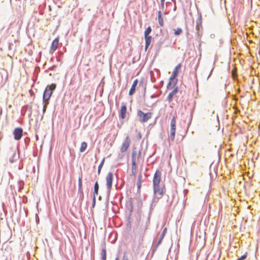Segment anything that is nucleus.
Masks as SVG:
<instances>
[{
    "mask_svg": "<svg viewBox=\"0 0 260 260\" xmlns=\"http://www.w3.org/2000/svg\"><path fill=\"white\" fill-rule=\"evenodd\" d=\"M123 260H128V258L126 257L125 255L123 256Z\"/></svg>",
    "mask_w": 260,
    "mask_h": 260,
    "instance_id": "ea45409f",
    "label": "nucleus"
},
{
    "mask_svg": "<svg viewBox=\"0 0 260 260\" xmlns=\"http://www.w3.org/2000/svg\"><path fill=\"white\" fill-rule=\"evenodd\" d=\"M162 197V195L154 194V196H153V198L152 202L151 203V208L154 207L156 206V203L158 202L159 199L161 198Z\"/></svg>",
    "mask_w": 260,
    "mask_h": 260,
    "instance_id": "f8f14e48",
    "label": "nucleus"
},
{
    "mask_svg": "<svg viewBox=\"0 0 260 260\" xmlns=\"http://www.w3.org/2000/svg\"><path fill=\"white\" fill-rule=\"evenodd\" d=\"M212 70H213V69H212V70H211V71L210 72V74H209V75L208 78L211 76V74H212Z\"/></svg>",
    "mask_w": 260,
    "mask_h": 260,
    "instance_id": "a19ab883",
    "label": "nucleus"
},
{
    "mask_svg": "<svg viewBox=\"0 0 260 260\" xmlns=\"http://www.w3.org/2000/svg\"><path fill=\"white\" fill-rule=\"evenodd\" d=\"M165 5V2H160V6L162 9L164 8Z\"/></svg>",
    "mask_w": 260,
    "mask_h": 260,
    "instance_id": "f704fd0d",
    "label": "nucleus"
},
{
    "mask_svg": "<svg viewBox=\"0 0 260 260\" xmlns=\"http://www.w3.org/2000/svg\"><path fill=\"white\" fill-rule=\"evenodd\" d=\"M151 32V28L150 26L147 27V28L145 30L144 32L145 36H150L149 35Z\"/></svg>",
    "mask_w": 260,
    "mask_h": 260,
    "instance_id": "5701e85b",
    "label": "nucleus"
},
{
    "mask_svg": "<svg viewBox=\"0 0 260 260\" xmlns=\"http://www.w3.org/2000/svg\"><path fill=\"white\" fill-rule=\"evenodd\" d=\"M58 42L59 40L57 38L55 39L53 41L50 48V51L54 52L57 49L58 46Z\"/></svg>",
    "mask_w": 260,
    "mask_h": 260,
    "instance_id": "ddd939ff",
    "label": "nucleus"
},
{
    "mask_svg": "<svg viewBox=\"0 0 260 260\" xmlns=\"http://www.w3.org/2000/svg\"><path fill=\"white\" fill-rule=\"evenodd\" d=\"M247 257V254L242 255L240 257L238 258L237 260H244Z\"/></svg>",
    "mask_w": 260,
    "mask_h": 260,
    "instance_id": "7c9ffc66",
    "label": "nucleus"
},
{
    "mask_svg": "<svg viewBox=\"0 0 260 260\" xmlns=\"http://www.w3.org/2000/svg\"><path fill=\"white\" fill-rule=\"evenodd\" d=\"M158 96V95H156V94H153L151 96V98H157Z\"/></svg>",
    "mask_w": 260,
    "mask_h": 260,
    "instance_id": "e433bc0d",
    "label": "nucleus"
},
{
    "mask_svg": "<svg viewBox=\"0 0 260 260\" xmlns=\"http://www.w3.org/2000/svg\"><path fill=\"white\" fill-rule=\"evenodd\" d=\"M153 192L154 194L163 195L164 192V186L160 184H153Z\"/></svg>",
    "mask_w": 260,
    "mask_h": 260,
    "instance_id": "39448f33",
    "label": "nucleus"
},
{
    "mask_svg": "<svg viewBox=\"0 0 260 260\" xmlns=\"http://www.w3.org/2000/svg\"><path fill=\"white\" fill-rule=\"evenodd\" d=\"M145 50H147L151 42V36H145Z\"/></svg>",
    "mask_w": 260,
    "mask_h": 260,
    "instance_id": "f3484780",
    "label": "nucleus"
},
{
    "mask_svg": "<svg viewBox=\"0 0 260 260\" xmlns=\"http://www.w3.org/2000/svg\"><path fill=\"white\" fill-rule=\"evenodd\" d=\"M18 184L19 185V190H20L23 188L24 182L22 181L19 182Z\"/></svg>",
    "mask_w": 260,
    "mask_h": 260,
    "instance_id": "cd10ccee",
    "label": "nucleus"
},
{
    "mask_svg": "<svg viewBox=\"0 0 260 260\" xmlns=\"http://www.w3.org/2000/svg\"><path fill=\"white\" fill-rule=\"evenodd\" d=\"M115 260H119V258L118 257H117L116 258H115Z\"/></svg>",
    "mask_w": 260,
    "mask_h": 260,
    "instance_id": "79ce46f5",
    "label": "nucleus"
},
{
    "mask_svg": "<svg viewBox=\"0 0 260 260\" xmlns=\"http://www.w3.org/2000/svg\"><path fill=\"white\" fill-rule=\"evenodd\" d=\"M165 0H160V2H165Z\"/></svg>",
    "mask_w": 260,
    "mask_h": 260,
    "instance_id": "a18cd8bd",
    "label": "nucleus"
},
{
    "mask_svg": "<svg viewBox=\"0 0 260 260\" xmlns=\"http://www.w3.org/2000/svg\"><path fill=\"white\" fill-rule=\"evenodd\" d=\"M95 205V197H93V202H92V207L93 208Z\"/></svg>",
    "mask_w": 260,
    "mask_h": 260,
    "instance_id": "72a5a7b5",
    "label": "nucleus"
},
{
    "mask_svg": "<svg viewBox=\"0 0 260 260\" xmlns=\"http://www.w3.org/2000/svg\"><path fill=\"white\" fill-rule=\"evenodd\" d=\"M172 1H173L174 3H176L175 0H172Z\"/></svg>",
    "mask_w": 260,
    "mask_h": 260,
    "instance_id": "c03bdc74",
    "label": "nucleus"
},
{
    "mask_svg": "<svg viewBox=\"0 0 260 260\" xmlns=\"http://www.w3.org/2000/svg\"><path fill=\"white\" fill-rule=\"evenodd\" d=\"M165 236H162L161 234H160V235L159 236V240L157 243V245H159L161 243V241L162 240V239H164Z\"/></svg>",
    "mask_w": 260,
    "mask_h": 260,
    "instance_id": "c85d7f7f",
    "label": "nucleus"
},
{
    "mask_svg": "<svg viewBox=\"0 0 260 260\" xmlns=\"http://www.w3.org/2000/svg\"><path fill=\"white\" fill-rule=\"evenodd\" d=\"M141 156V152L139 151V153L137 154V152L135 150L133 151L132 152V163L135 162V164H137V160L138 159V157Z\"/></svg>",
    "mask_w": 260,
    "mask_h": 260,
    "instance_id": "2eb2a0df",
    "label": "nucleus"
},
{
    "mask_svg": "<svg viewBox=\"0 0 260 260\" xmlns=\"http://www.w3.org/2000/svg\"><path fill=\"white\" fill-rule=\"evenodd\" d=\"M174 34L176 36H179L182 32V30L180 28H177L176 29H174Z\"/></svg>",
    "mask_w": 260,
    "mask_h": 260,
    "instance_id": "4be33fe9",
    "label": "nucleus"
},
{
    "mask_svg": "<svg viewBox=\"0 0 260 260\" xmlns=\"http://www.w3.org/2000/svg\"><path fill=\"white\" fill-rule=\"evenodd\" d=\"M147 226H146L145 228L144 232L147 230Z\"/></svg>",
    "mask_w": 260,
    "mask_h": 260,
    "instance_id": "37998d69",
    "label": "nucleus"
},
{
    "mask_svg": "<svg viewBox=\"0 0 260 260\" xmlns=\"http://www.w3.org/2000/svg\"><path fill=\"white\" fill-rule=\"evenodd\" d=\"M137 171V165L135 164V162L132 163V173L133 175H135Z\"/></svg>",
    "mask_w": 260,
    "mask_h": 260,
    "instance_id": "412c9836",
    "label": "nucleus"
},
{
    "mask_svg": "<svg viewBox=\"0 0 260 260\" xmlns=\"http://www.w3.org/2000/svg\"><path fill=\"white\" fill-rule=\"evenodd\" d=\"M113 177V174L111 172H109L106 177V185L108 192H110L112 186Z\"/></svg>",
    "mask_w": 260,
    "mask_h": 260,
    "instance_id": "20e7f679",
    "label": "nucleus"
},
{
    "mask_svg": "<svg viewBox=\"0 0 260 260\" xmlns=\"http://www.w3.org/2000/svg\"><path fill=\"white\" fill-rule=\"evenodd\" d=\"M176 134V118L174 116L173 117L170 122V131L169 135V139L173 142L175 137Z\"/></svg>",
    "mask_w": 260,
    "mask_h": 260,
    "instance_id": "7ed1b4c3",
    "label": "nucleus"
},
{
    "mask_svg": "<svg viewBox=\"0 0 260 260\" xmlns=\"http://www.w3.org/2000/svg\"><path fill=\"white\" fill-rule=\"evenodd\" d=\"M141 178H142V176L140 175L139 177V178H138V181L137 182V186H138V188H140L141 187Z\"/></svg>",
    "mask_w": 260,
    "mask_h": 260,
    "instance_id": "a878e982",
    "label": "nucleus"
},
{
    "mask_svg": "<svg viewBox=\"0 0 260 260\" xmlns=\"http://www.w3.org/2000/svg\"><path fill=\"white\" fill-rule=\"evenodd\" d=\"M104 161H105V158H104L102 162H101V164H100V165L99 166V167H98V174H100V172H101V170L103 166V165H104Z\"/></svg>",
    "mask_w": 260,
    "mask_h": 260,
    "instance_id": "b1692460",
    "label": "nucleus"
},
{
    "mask_svg": "<svg viewBox=\"0 0 260 260\" xmlns=\"http://www.w3.org/2000/svg\"><path fill=\"white\" fill-rule=\"evenodd\" d=\"M166 232H167V228H165L161 234L162 235V236H165L166 234Z\"/></svg>",
    "mask_w": 260,
    "mask_h": 260,
    "instance_id": "473e14b6",
    "label": "nucleus"
},
{
    "mask_svg": "<svg viewBox=\"0 0 260 260\" xmlns=\"http://www.w3.org/2000/svg\"><path fill=\"white\" fill-rule=\"evenodd\" d=\"M29 141V139L28 138H26L25 139V143H27V142Z\"/></svg>",
    "mask_w": 260,
    "mask_h": 260,
    "instance_id": "4c0bfd02",
    "label": "nucleus"
},
{
    "mask_svg": "<svg viewBox=\"0 0 260 260\" xmlns=\"http://www.w3.org/2000/svg\"><path fill=\"white\" fill-rule=\"evenodd\" d=\"M200 27H201V25L199 23H197V25H196V29L197 30V33H198V36L200 35L199 29H200Z\"/></svg>",
    "mask_w": 260,
    "mask_h": 260,
    "instance_id": "c756f323",
    "label": "nucleus"
},
{
    "mask_svg": "<svg viewBox=\"0 0 260 260\" xmlns=\"http://www.w3.org/2000/svg\"><path fill=\"white\" fill-rule=\"evenodd\" d=\"M55 68H56V66H53L51 68H50L49 69L51 70H54Z\"/></svg>",
    "mask_w": 260,
    "mask_h": 260,
    "instance_id": "58836bf2",
    "label": "nucleus"
},
{
    "mask_svg": "<svg viewBox=\"0 0 260 260\" xmlns=\"http://www.w3.org/2000/svg\"><path fill=\"white\" fill-rule=\"evenodd\" d=\"M56 87V85L55 83H52L50 85H48L44 93L43 96V114L46 112L47 107L49 104V100L52 94L53 91L55 89Z\"/></svg>",
    "mask_w": 260,
    "mask_h": 260,
    "instance_id": "f257e3e1",
    "label": "nucleus"
},
{
    "mask_svg": "<svg viewBox=\"0 0 260 260\" xmlns=\"http://www.w3.org/2000/svg\"><path fill=\"white\" fill-rule=\"evenodd\" d=\"M87 144L86 142H83L81 143L80 148V151L81 152H83L85 151L86 149L87 148Z\"/></svg>",
    "mask_w": 260,
    "mask_h": 260,
    "instance_id": "a211bd4d",
    "label": "nucleus"
},
{
    "mask_svg": "<svg viewBox=\"0 0 260 260\" xmlns=\"http://www.w3.org/2000/svg\"><path fill=\"white\" fill-rule=\"evenodd\" d=\"M23 134V129L20 127H17L14 129L13 131L14 138L15 140H19L22 136Z\"/></svg>",
    "mask_w": 260,
    "mask_h": 260,
    "instance_id": "0eeeda50",
    "label": "nucleus"
},
{
    "mask_svg": "<svg viewBox=\"0 0 260 260\" xmlns=\"http://www.w3.org/2000/svg\"><path fill=\"white\" fill-rule=\"evenodd\" d=\"M138 79H136L133 84H132V86L129 90V95H132L134 94L135 92V90H136V86H137L138 85Z\"/></svg>",
    "mask_w": 260,
    "mask_h": 260,
    "instance_id": "4468645a",
    "label": "nucleus"
},
{
    "mask_svg": "<svg viewBox=\"0 0 260 260\" xmlns=\"http://www.w3.org/2000/svg\"><path fill=\"white\" fill-rule=\"evenodd\" d=\"M127 108L124 104H122L120 111V118L124 119L126 118Z\"/></svg>",
    "mask_w": 260,
    "mask_h": 260,
    "instance_id": "9d476101",
    "label": "nucleus"
},
{
    "mask_svg": "<svg viewBox=\"0 0 260 260\" xmlns=\"http://www.w3.org/2000/svg\"><path fill=\"white\" fill-rule=\"evenodd\" d=\"M16 153L15 152L13 153L12 156L11 158H10V161L11 162H14V159L16 157Z\"/></svg>",
    "mask_w": 260,
    "mask_h": 260,
    "instance_id": "2f4dec72",
    "label": "nucleus"
},
{
    "mask_svg": "<svg viewBox=\"0 0 260 260\" xmlns=\"http://www.w3.org/2000/svg\"><path fill=\"white\" fill-rule=\"evenodd\" d=\"M177 83V79L176 77L173 78L171 76L170 78V81L167 86L168 89H172L175 87V86Z\"/></svg>",
    "mask_w": 260,
    "mask_h": 260,
    "instance_id": "1a4fd4ad",
    "label": "nucleus"
},
{
    "mask_svg": "<svg viewBox=\"0 0 260 260\" xmlns=\"http://www.w3.org/2000/svg\"><path fill=\"white\" fill-rule=\"evenodd\" d=\"M152 115L153 113L152 112L145 113L141 110H138L137 112V116L139 121L141 123L147 122L149 119L151 118Z\"/></svg>",
    "mask_w": 260,
    "mask_h": 260,
    "instance_id": "f03ea898",
    "label": "nucleus"
},
{
    "mask_svg": "<svg viewBox=\"0 0 260 260\" xmlns=\"http://www.w3.org/2000/svg\"><path fill=\"white\" fill-rule=\"evenodd\" d=\"M161 176V172L159 170H156L153 177V184H160Z\"/></svg>",
    "mask_w": 260,
    "mask_h": 260,
    "instance_id": "6e6552de",
    "label": "nucleus"
},
{
    "mask_svg": "<svg viewBox=\"0 0 260 260\" xmlns=\"http://www.w3.org/2000/svg\"><path fill=\"white\" fill-rule=\"evenodd\" d=\"M162 17V13L160 11H159L158 13V18Z\"/></svg>",
    "mask_w": 260,
    "mask_h": 260,
    "instance_id": "c9c22d12",
    "label": "nucleus"
},
{
    "mask_svg": "<svg viewBox=\"0 0 260 260\" xmlns=\"http://www.w3.org/2000/svg\"><path fill=\"white\" fill-rule=\"evenodd\" d=\"M102 260H106V250L103 248L101 251Z\"/></svg>",
    "mask_w": 260,
    "mask_h": 260,
    "instance_id": "aec40b11",
    "label": "nucleus"
},
{
    "mask_svg": "<svg viewBox=\"0 0 260 260\" xmlns=\"http://www.w3.org/2000/svg\"><path fill=\"white\" fill-rule=\"evenodd\" d=\"M158 23L161 26H162L163 25H164V21H163V18L162 17H159L158 18Z\"/></svg>",
    "mask_w": 260,
    "mask_h": 260,
    "instance_id": "bb28decb",
    "label": "nucleus"
},
{
    "mask_svg": "<svg viewBox=\"0 0 260 260\" xmlns=\"http://www.w3.org/2000/svg\"><path fill=\"white\" fill-rule=\"evenodd\" d=\"M181 64L180 63L178 64L174 70L171 76L173 77V78L177 77L178 73L181 69Z\"/></svg>",
    "mask_w": 260,
    "mask_h": 260,
    "instance_id": "dca6fc26",
    "label": "nucleus"
},
{
    "mask_svg": "<svg viewBox=\"0 0 260 260\" xmlns=\"http://www.w3.org/2000/svg\"><path fill=\"white\" fill-rule=\"evenodd\" d=\"M178 87H175L172 91H171L168 95L167 97V100L169 102H171L174 96L178 92Z\"/></svg>",
    "mask_w": 260,
    "mask_h": 260,
    "instance_id": "9b49d317",
    "label": "nucleus"
},
{
    "mask_svg": "<svg viewBox=\"0 0 260 260\" xmlns=\"http://www.w3.org/2000/svg\"><path fill=\"white\" fill-rule=\"evenodd\" d=\"M99 186L98 182H96L94 184V192H93V197H95V195L98 194Z\"/></svg>",
    "mask_w": 260,
    "mask_h": 260,
    "instance_id": "6ab92c4d",
    "label": "nucleus"
},
{
    "mask_svg": "<svg viewBox=\"0 0 260 260\" xmlns=\"http://www.w3.org/2000/svg\"><path fill=\"white\" fill-rule=\"evenodd\" d=\"M78 187L79 190H81L82 189V177H79L78 179Z\"/></svg>",
    "mask_w": 260,
    "mask_h": 260,
    "instance_id": "393cba45",
    "label": "nucleus"
},
{
    "mask_svg": "<svg viewBox=\"0 0 260 260\" xmlns=\"http://www.w3.org/2000/svg\"><path fill=\"white\" fill-rule=\"evenodd\" d=\"M131 144V139L128 136H127L124 142L122 143V145L120 148V151L121 152H125L127 149L128 148Z\"/></svg>",
    "mask_w": 260,
    "mask_h": 260,
    "instance_id": "423d86ee",
    "label": "nucleus"
}]
</instances>
